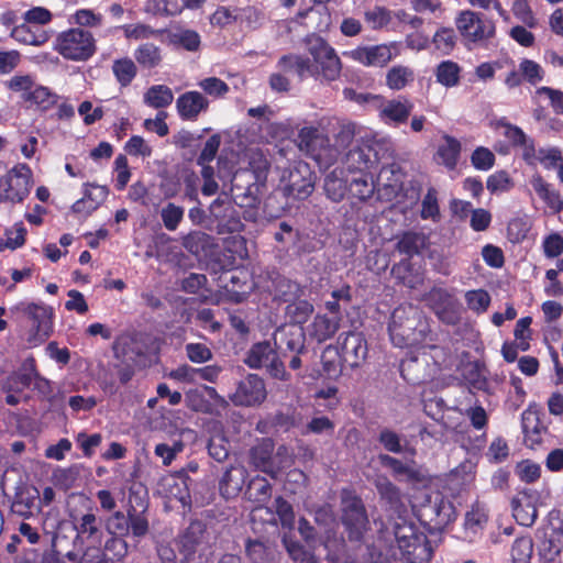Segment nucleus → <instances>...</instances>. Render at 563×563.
Here are the masks:
<instances>
[{
  "label": "nucleus",
  "instance_id": "6ab92c4d",
  "mask_svg": "<svg viewBox=\"0 0 563 563\" xmlns=\"http://www.w3.org/2000/svg\"><path fill=\"white\" fill-rule=\"evenodd\" d=\"M511 508L515 520L523 527H531L538 517L536 496L531 492H518L511 499Z\"/></svg>",
  "mask_w": 563,
  "mask_h": 563
},
{
  "label": "nucleus",
  "instance_id": "1a4fd4ad",
  "mask_svg": "<svg viewBox=\"0 0 563 563\" xmlns=\"http://www.w3.org/2000/svg\"><path fill=\"white\" fill-rule=\"evenodd\" d=\"M342 522L351 541H361L369 521L363 501L357 497L343 500Z\"/></svg>",
  "mask_w": 563,
  "mask_h": 563
},
{
  "label": "nucleus",
  "instance_id": "a18cd8bd",
  "mask_svg": "<svg viewBox=\"0 0 563 563\" xmlns=\"http://www.w3.org/2000/svg\"><path fill=\"white\" fill-rule=\"evenodd\" d=\"M369 152V147H354L350 150L345 156L346 169L352 173L354 170L363 172L368 168L372 164Z\"/></svg>",
  "mask_w": 563,
  "mask_h": 563
},
{
  "label": "nucleus",
  "instance_id": "a19ab883",
  "mask_svg": "<svg viewBox=\"0 0 563 563\" xmlns=\"http://www.w3.org/2000/svg\"><path fill=\"white\" fill-rule=\"evenodd\" d=\"M434 75L439 84L452 88L460 82L461 67L453 60H443L437 66Z\"/></svg>",
  "mask_w": 563,
  "mask_h": 563
},
{
  "label": "nucleus",
  "instance_id": "37998d69",
  "mask_svg": "<svg viewBox=\"0 0 563 563\" xmlns=\"http://www.w3.org/2000/svg\"><path fill=\"white\" fill-rule=\"evenodd\" d=\"M245 494L250 500L262 505L269 500L272 486L266 478L255 476L250 481Z\"/></svg>",
  "mask_w": 563,
  "mask_h": 563
},
{
  "label": "nucleus",
  "instance_id": "dca6fc26",
  "mask_svg": "<svg viewBox=\"0 0 563 563\" xmlns=\"http://www.w3.org/2000/svg\"><path fill=\"white\" fill-rule=\"evenodd\" d=\"M342 360L352 368L358 367L367 357L368 347L364 335L349 332L341 342Z\"/></svg>",
  "mask_w": 563,
  "mask_h": 563
},
{
  "label": "nucleus",
  "instance_id": "680f3d73",
  "mask_svg": "<svg viewBox=\"0 0 563 563\" xmlns=\"http://www.w3.org/2000/svg\"><path fill=\"white\" fill-rule=\"evenodd\" d=\"M121 29L129 40H148L158 34V31L143 23L125 24Z\"/></svg>",
  "mask_w": 563,
  "mask_h": 563
},
{
  "label": "nucleus",
  "instance_id": "4468645a",
  "mask_svg": "<svg viewBox=\"0 0 563 563\" xmlns=\"http://www.w3.org/2000/svg\"><path fill=\"white\" fill-rule=\"evenodd\" d=\"M210 216L217 221L219 233L239 232L243 228L239 212L228 198H217L209 207Z\"/></svg>",
  "mask_w": 563,
  "mask_h": 563
},
{
  "label": "nucleus",
  "instance_id": "423d86ee",
  "mask_svg": "<svg viewBox=\"0 0 563 563\" xmlns=\"http://www.w3.org/2000/svg\"><path fill=\"white\" fill-rule=\"evenodd\" d=\"M32 172L26 164L14 166L0 178V201L21 202L30 192Z\"/></svg>",
  "mask_w": 563,
  "mask_h": 563
},
{
  "label": "nucleus",
  "instance_id": "6e6d98bb",
  "mask_svg": "<svg viewBox=\"0 0 563 563\" xmlns=\"http://www.w3.org/2000/svg\"><path fill=\"white\" fill-rule=\"evenodd\" d=\"M435 48L442 54L448 55L452 52L456 43L455 32L451 27H442L435 32L432 38Z\"/></svg>",
  "mask_w": 563,
  "mask_h": 563
},
{
  "label": "nucleus",
  "instance_id": "bf43d9fd",
  "mask_svg": "<svg viewBox=\"0 0 563 563\" xmlns=\"http://www.w3.org/2000/svg\"><path fill=\"white\" fill-rule=\"evenodd\" d=\"M467 307L476 313L485 312L490 303V296L486 290L476 289L465 294Z\"/></svg>",
  "mask_w": 563,
  "mask_h": 563
},
{
  "label": "nucleus",
  "instance_id": "ddd939ff",
  "mask_svg": "<svg viewBox=\"0 0 563 563\" xmlns=\"http://www.w3.org/2000/svg\"><path fill=\"white\" fill-rule=\"evenodd\" d=\"M266 395L264 380L256 374H250L239 383L231 400L238 406H254L262 404Z\"/></svg>",
  "mask_w": 563,
  "mask_h": 563
},
{
  "label": "nucleus",
  "instance_id": "6e6552de",
  "mask_svg": "<svg viewBox=\"0 0 563 563\" xmlns=\"http://www.w3.org/2000/svg\"><path fill=\"white\" fill-rule=\"evenodd\" d=\"M298 147L316 161H331L336 151L330 146V140L319 129L305 126L298 133Z\"/></svg>",
  "mask_w": 563,
  "mask_h": 563
},
{
  "label": "nucleus",
  "instance_id": "a211bd4d",
  "mask_svg": "<svg viewBox=\"0 0 563 563\" xmlns=\"http://www.w3.org/2000/svg\"><path fill=\"white\" fill-rule=\"evenodd\" d=\"M413 103L406 97L384 100L379 106V118L387 124L399 125L407 122Z\"/></svg>",
  "mask_w": 563,
  "mask_h": 563
},
{
  "label": "nucleus",
  "instance_id": "c756f323",
  "mask_svg": "<svg viewBox=\"0 0 563 563\" xmlns=\"http://www.w3.org/2000/svg\"><path fill=\"white\" fill-rule=\"evenodd\" d=\"M245 470L243 467H234L225 470L220 482L219 490L223 498L230 499L235 497L242 489L244 484Z\"/></svg>",
  "mask_w": 563,
  "mask_h": 563
},
{
  "label": "nucleus",
  "instance_id": "3c124183",
  "mask_svg": "<svg viewBox=\"0 0 563 563\" xmlns=\"http://www.w3.org/2000/svg\"><path fill=\"white\" fill-rule=\"evenodd\" d=\"M185 209L168 202L161 210V219L166 230L176 231L184 219Z\"/></svg>",
  "mask_w": 563,
  "mask_h": 563
},
{
  "label": "nucleus",
  "instance_id": "e433bc0d",
  "mask_svg": "<svg viewBox=\"0 0 563 563\" xmlns=\"http://www.w3.org/2000/svg\"><path fill=\"white\" fill-rule=\"evenodd\" d=\"M143 100L151 108L162 109L173 103L174 93L166 85H154L145 91Z\"/></svg>",
  "mask_w": 563,
  "mask_h": 563
},
{
  "label": "nucleus",
  "instance_id": "c9c22d12",
  "mask_svg": "<svg viewBox=\"0 0 563 563\" xmlns=\"http://www.w3.org/2000/svg\"><path fill=\"white\" fill-rule=\"evenodd\" d=\"M181 245L190 254L198 256L213 246V238L202 231H191L183 236Z\"/></svg>",
  "mask_w": 563,
  "mask_h": 563
},
{
  "label": "nucleus",
  "instance_id": "f257e3e1",
  "mask_svg": "<svg viewBox=\"0 0 563 563\" xmlns=\"http://www.w3.org/2000/svg\"><path fill=\"white\" fill-rule=\"evenodd\" d=\"M388 330L394 345L416 346L424 341L428 325L416 307L400 306L393 311Z\"/></svg>",
  "mask_w": 563,
  "mask_h": 563
},
{
  "label": "nucleus",
  "instance_id": "4c0bfd02",
  "mask_svg": "<svg viewBox=\"0 0 563 563\" xmlns=\"http://www.w3.org/2000/svg\"><path fill=\"white\" fill-rule=\"evenodd\" d=\"M374 485L383 500H385L390 508L397 509L401 504V494L399 488L390 482V479L382 474L374 478Z\"/></svg>",
  "mask_w": 563,
  "mask_h": 563
},
{
  "label": "nucleus",
  "instance_id": "c85d7f7f",
  "mask_svg": "<svg viewBox=\"0 0 563 563\" xmlns=\"http://www.w3.org/2000/svg\"><path fill=\"white\" fill-rule=\"evenodd\" d=\"M10 35L19 43L25 45L41 46L45 44L49 36L48 33L38 26H32L30 23L15 25L12 27Z\"/></svg>",
  "mask_w": 563,
  "mask_h": 563
},
{
  "label": "nucleus",
  "instance_id": "9d476101",
  "mask_svg": "<svg viewBox=\"0 0 563 563\" xmlns=\"http://www.w3.org/2000/svg\"><path fill=\"white\" fill-rule=\"evenodd\" d=\"M399 54L396 43L358 46L347 56L366 67H384Z\"/></svg>",
  "mask_w": 563,
  "mask_h": 563
},
{
  "label": "nucleus",
  "instance_id": "0e129e2a",
  "mask_svg": "<svg viewBox=\"0 0 563 563\" xmlns=\"http://www.w3.org/2000/svg\"><path fill=\"white\" fill-rule=\"evenodd\" d=\"M198 87L201 88L207 95L220 98L229 91V86L217 77H207L198 82Z\"/></svg>",
  "mask_w": 563,
  "mask_h": 563
},
{
  "label": "nucleus",
  "instance_id": "052dcab7",
  "mask_svg": "<svg viewBox=\"0 0 563 563\" xmlns=\"http://www.w3.org/2000/svg\"><path fill=\"white\" fill-rule=\"evenodd\" d=\"M172 481L176 487L184 486V489L178 488L177 493H173L183 506H190L192 504V497L190 493V485L192 481L187 476L185 471L179 472L176 476L172 477Z\"/></svg>",
  "mask_w": 563,
  "mask_h": 563
},
{
  "label": "nucleus",
  "instance_id": "c03bdc74",
  "mask_svg": "<svg viewBox=\"0 0 563 563\" xmlns=\"http://www.w3.org/2000/svg\"><path fill=\"white\" fill-rule=\"evenodd\" d=\"M112 71L122 87L129 86L137 74V68L131 58L115 59L112 64Z\"/></svg>",
  "mask_w": 563,
  "mask_h": 563
},
{
  "label": "nucleus",
  "instance_id": "9b49d317",
  "mask_svg": "<svg viewBox=\"0 0 563 563\" xmlns=\"http://www.w3.org/2000/svg\"><path fill=\"white\" fill-rule=\"evenodd\" d=\"M316 176L307 163L300 162L290 169L285 195L297 200L307 199L314 190Z\"/></svg>",
  "mask_w": 563,
  "mask_h": 563
},
{
  "label": "nucleus",
  "instance_id": "774afa93",
  "mask_svg": "<svg viewBox=\"0 0 563 563\" xmlns=\"http://www.w3.org/2000/svg\"><path fill=\"white\" fill-rule=\"evenodd\" d=\"M542 249L548 258L559 257L563 253V238L558 233L549 234L543 240Z\"/></svg>",
  "mask_w": 563,
  "mask_h": 563
},
{
  "label": "nucleus",
  "instance_id": "b1692460",
  "mask_svg": "<svg viewBox=\"0 0 563 563\" xmlns=\"http://www.w3.org/2000/svg\"><path fill=\"white\" fill-rule=\"evenodd\" d=\"M350 179L346 170L336 167L324 177L323 189L327 197L333 202L342 201L347 192Z\"/></svg>",
  "mask_w": 563,
  "mask_h": 563
},
{
  "label": "nucleus",
  "instance_id": "f3484780",
  "mask_svg": "<svg viewBox=\"0 0 563 563\" xmlns=\"http://www.w3.org/2000/svg\"><path fill=\"white\" fill-rule=\"evenodd\" d=\"M208 108L209 100L196 90L186 91L176 99L178 115L186 121H196Z\"/></svg>",
  "mask_w": 563,
  "mask_h": 563
},
{
  "label": "nucleus",
  "instance_id": "603ef678",
  "mask_svg": "<svg viewBox=\"0 0 563 563\" xmlns=\"http://www.w3.org/2000/svg\"><path fill=\"white\" fill-rule=\"evenodd\" d=\"M302 295L301 286L287 278H280L276 283L275 296L284 302H291Z\"/></svg>",
  "mask_w": 563,
  "mask_h": 563
},
{
  "label": "nucleus",
  "instance_id": "2f4dec72",
  "mask_svg": "<svg viewBox=\"0 0 563 563\" xmlns=\"http://www.w3.org/2000/svg\"><path fill=\"white\" fill-rule=\"evenodd\" d=\"M521 427L525 442L529 448L541 443L542 426L537 411L526 409L521 415Z\"/></svg>",
  "mask_w": 563,
  "mask_h": 563
},
{
  "label": "nucleus",
  "instance_id": "e2e57ef3",
  "mask_svg": "<svg viewBox=\"0 0 563 563\" xmlns=\"http://www.w3.org/2000/svg\"><path fill=\"white\" fill-rule=\"evenodd\" d=\"M391 11L384 7H375L366 11L365 19L374 30L383 29L391 21Z\"/></svg>",
  "mask_w": 563,
  "mask_h": 563
},
{
  "label": "nucleus",
  "instance_id": "ea45409f",
  "mask_svg": "<svg viewBox=\"0 0 563 563\" xmlns=\"http://www.w3.org/2000/svg\"><path fill=\"white\" fill-rule=\"evenodd\" d=\"M426 246L427 236L417 232H405L396 244V249L408 256L419 254Z\"/></svg>",
  "mask_w": 563,
  "mask_h": 563
},
{
  "label": "nucleus",
  "instance_id": "7ed1b4c3",
  "mask_svg": "<svg viewBox=\"0 0 563 563\" xmlns=\"http://www.w3.org/2000/svg\"><path fill=\"white\" fill-rule=\"evenodd\" d=\"M455 24L468 48L486 46L496 34L495 22L492 19L471 10L460 12Z\"/></svg>",
  "mask_w": 563,
  "mask_h": 563
},
{
  "label": "nucleus",
  "instance_id": "69168bd1",
  "mask_svg": "<svg viewBox=\"0 0 563 563\" xmlns=\"http://www.w3.org/2000/svg\"><path fill=\"white\" fill-rule=\"evenodd\" d=\"M71 20L75 24L87 27L100 26L103 21V16L99 13H95L89 9L77 10L73 15Z\"/></svg>",
  "mask_w": 563,
  "mask_h": 563
},
{
  "label": "nucleus",
  "instance_id": "4be33fe9",
  "mask_svg": "<svg viewBox=\"0 0 563 563\" xmlns=\"http://www.w3.org/2000/svg\"><path fill=\"white\" fill-rule=\"evenodd\" d=\"M421 516L429 520L435 528L446 526L455 518L454 507L442 497H437L434 501H429L421 509Z\"/></svg>",
  "mask_w": 563,
  "mask_h": 563
},
{
  "label": "nucleus",
  "instance_id": "20e7f679",
  "mask_svg": "<svg viewBox=\"0 0 563 563\" xmlns=\"http://www.w3.org/2000/svg\"><path fill=\"white\" fill-rule=\"evenodd\" d=\"M54 49L69 60H87L96 53V41L89 31L73 27L60 32L55 40Z\"/></svg>",
  "mask_w": 563,
  "mask_h": 563
},
{
  "label": "nucleus",
  "instance_id": "4d7b16f0",
  "mask_svg": "<svg viewBox=\"0 0 563 563\" xmlns=\"http://www.w3.org/2000/svg\"><path fill=\"white\" fill-rule=\"evenodd\" d=\"M284 544L287 549L288 554L295 562L318 563L316 555L312 552L305 549V547L298 543L297 541H291L288 540L287 538H284Z\"/></svg>",
  "mask_w": 563,
  "mask_h": 563
},
{
  "label": "nucleus",
  "instance_id": "864d4df0",
  "mask_svg": "<svg viewBox=\"0 0 563 563\" xmlns=\"http://www.w3.org/2000/svg\"><path fill=\"white\" fill-rule=\"evenodd\" d=\"M533 553V542L530 537H519L511 548L514 563H529Z\"/></svg>",
  "mask_w": 563,
  "mask_h": 563
},
{
  "label": "nucleus",
  "instance_id": "338daca9",
  "mask_svg": "<svg viewBox=\"0 0 563 563\" xmlns=\"http://www.w3.org/2000/svg\"><path fill=\"white\" fill-rule=\"evenodd\" d=\"M238 21L249 27L256 29L264 21V14L254 7L236 8Z\"/></svg>",
  "mask_w": 563,
  "mask_h": 563
},
{
  "label": "nucleus",
  "instance_id": "0eeeda50",
  "mask_svg": "<svg viewBox=\"0 0 563 563\" xmlns=\"http://www.w3.org/2000/svg\"><path fill=\"white\" fill-rule=\"evenodd\" d=\"M423 299L442 322L455 325L461 321L462 306L446 289L432 288Z\"/></svg>",
  "mask_w": 563,
  "mask_h": 563
},
{
  "label": "nucleus",
  "instance_id": "de8ad7c7",
  "mask_svg": "<svg viewBox=\"0 0 563 563\" xmlns=\"http://www.w3.org/2000/svg\"><path fill=\"white\" fill-rule=\"evenodd\" d=\"M347 191L361 201L371 198L374 194V184L372 177L366 174H361L358 177L350 179Z\"/></svg>",
  "mask_w": 563,
  "mask_h": 563
},
{
  "label": "nucleus",
  "instance_id": "72a5a7b5",
  "mask_svg": "<svg viewBox=\"0 0 563 563\" xmlns=\"http://www.w3.org/2000/svg\"><path fill=\"white\" fill-rule=\"evenodd\" d=\"M415 81V70L405 65L390 67L385 77L386 86L391 90H402Z\"/></svg>",
  "mask_w": 563,
  "mask_h": 563
},
{
  "label": "nucleus",
  "instance_id": "39448f33",
  "mask_svg": "<svg viewBox=\"0 0 563 563\" xmlns=\"http://www.w3.org/2000/svg\"><path fill=\"white\" fill-rule=\"evenodd\" d=\"M12 310L20 311L27 316L32 321L26 343L29 347L37 346L44 343L53 332V310L52 308L40 303L21 302Z\"/></svg>",
  "mask_w": 563,
  "mask_h": 563
},
{
  "label": "nucleus",
  "instance_id": "473e14b6",
  "mask_svg": "<svg viewBox=\"0 0 563 563\" xmlns=\"http://www.w3.org/2000/svg\"><path fill=\"white\" fill-rule=\"evenodd\" d=\"M275 355L276 351L269 342H258L249 350L244 363L251 368H261L274 361Z\"/></svg>",
  "mask_w": 563,
  "mask_h": 563
},
{
  "label": "nucleus",
  "instance_id": "5701e85b",
  "mask_svg": "<svg viewBox=\"0 0 563 563\" xmlns=\"http://www.w3.org/2000/svg\"><path fill=\"white\" fill-rule=\"evenodd\" d=\"M341 317H329L318 313L308 325L307 331L311 339L318 343L331 339L340 329Z\"/></svg>",
  "mask_w": 563,
  "mask_h": 563
},
{
  "label": "nucleus",
  "instance_id": "8fccbe9b",
  "mask_svg": "<svg viewBox=\"0 0 563 563\" xmlns=\"http://www.w3.org/2000/svg\"><path fill=\"white\" fill-rule=\"evenodd\" d=\"M104 528L110 536L126 537L130 532L129 516L122 511H114L106 518Z\"/></svg>",
  "mask_w": 563,
  "mask_h": 563
},
{
  "label": "nucleus",
  "instance_id": "a878e982",
  "mask_svg": "<svg viewBox=\"0 0 563 563\" xmlns=\"http://www.w3.org/2000/svg\"><path fill=\"white\" fill-rule=\"evenodd\" d=\"M274 342L283 352L300 354L305 351V334L301 329H278L274 334Z\"/></svg>",
  "mask_w": 563,
  "mask_h": 563
},
{
  "label": "nucleus",
  "instance_id": "393cba45",
  "mask_svg": "<svg viewBox=\"0 0 563 563\" xmlns=\"http://www.w3.org/2000/svg\"><path fill=\"white\" fill-rule=\"evenodd\" d=\"M35 377H37V372L34 360H26L18 372L7 377L3 390L7 393H21L32 384Z\"/></svg>",
  "mask_w": 563,
  "mask_h": 563
},
{
  "label": "nucleus",
  "instance_id": "cd10ccee",
  "mask_svg": "<svg viewBox=\"0 0 563 563\" xmlns=\"http://www.w3.org/2000/svg\"><path fill=\"white\" fill-rule=\"evenodd\" d=\"M530 184L547 206L554 212H560L563 209V199L559 190H556L551 184L547 183L542 176H532Z\"/></svg>",
  "mask_w": 563,
  "mask_h": 563
},
{
  "label": "nucleus",
  "instance_id": "412c9836",
  "mask_svg": "<svg viewBox=\"0 0 563 563\" xmlns=\"http://www.w3.org/2000/svg\"><path fill=\"white\" fill-rule=\"evenodd\" d=\"M378 461L383 466L390 468L394 477L398 481H406L410 483H420L424 481L422 470L418 467L415 462L404 463L388 454H379Z\"/></svg>",
  "mask_w": 563,
  "mask_h": 563
},
{
  "label": "nucleus",
  "instance_id": "13d9d810",
  "mask_svg": "<svg viewBox=\"0 0 563 563\" xmlns=\"http://www.w3.org/2000/svg\"><path fill=\"white\" fill-rule=\"evenodd\" d=\"M95 189L98 190L97 199H95L96 201L89 202L87 198L82 197L73 205V212L89 216L98 208V206L107 198L108 190L106 187H95Z\"/></svg>",
  "mask_w": 563,
  "mask_h": 563
},
{
  "label": "nucleus",
  "instance_id": "bb28decb",
  "mask_svg": "<svg viewBox=\"0 0 563 563\" xmlns=\"http://www.w3.org/2000/svg\"><path fill=\"white\" fill-rule=\"evenodd\" d=\"M141 493L146 495L145 489L141 485L132 486L130 488V497H129L130 506L128 508L130 529L132 530L133 536L137 537V538L144 537L148 531L147 519L142 514L137 512L136 508L132 505V497L135 495L140 499V503H137V506H140V507L144 506L143 499L139 496Z\"/></svg>",
  "mask_w": 563,
  "mask_h": 563
},
{
  "label": "nucleus",
  "instance_id": "f03ea898",
  "mask_svg": "<svg viewBox=\"0 0 563 563\" xmlns=\"http://www.w3.org/2000/svg\"><path fill=\"white\" fill-rule=\"evenodd\" d=\"M303 42L311 56L310 77L328 81L339 78L342 64L334 48L317 34L308 35Z\"/></svg>",
  "mask_w": 563,
  "mask_h": 563
},
{
  "label": "nucleus",
  "instance_id": "79ce46f5",
  "mask_svg": "<svg viewBox=\"0 0 563 563\" xmlns=\"http://www.w3.org/2000/svg\"><path fill=\"white\" fill-rule=\"evenodd\" d=\"M134 58L143 68L152 69L162 62V54L158 46L153 43H144L134 52Z\"/></svg>",
  "mask_w": 563,
  "mask_h": 563
},
{
  "label": "nucleus",
  "instance_id": "aec40b11",
  "mask_svg": "<svg viewBox=\"0 0 563 563\" xmlns=\"http://www.w3.org/2000/svg\"><path fill=\"white\" fill-rule=\"evenodd\" d=\"M274 449L273 440L263 438L250 450L251 464L272 477L277 475V464L273 457Z\"/></svg>",
  "mask_w": 563,
  "mask_h": 563
},
{
  "label": "nucleus",
  "instance_id": "f704fd0d",
  "mask_svg": "<svg viewBox=\"0 0 563 563\" xmlns=\"http://www.w3.org/2000/svg\"><path fill=\"white\" fill-rule=\"evenodd\" d=\"M113 352L117 358L124 363H135L136 358L143 354L142 349L131 335H121L113 343Z\"/></svg>",
  "mask_w": 563,
  "mask_h": 563
},
{
  "label": "nucleus",
  "instance_id": "f8f14e48",
  "mask_svg": "<svg viewBox=\"0 0 563 563\" xmlns=\"http://www.w3.org/2000/svg\"><path fill=\"white\" fill-rule=\"evenodd\" d=\"M75 547L100 549L103 541L102 521L93 512L84 514L75 525Z\"/></svg>",
  "mask_w": 563,
  "mask_h": 563
},
{
  "label": "nucleus",
  "instance_id": "7c9ffc66",
  "mask_svg": "<svg viewBox=\"0 0 563 563\" xmlns=\"http://www.w3.org/2000/svg\"><path fill=\"white\" fill-rule=\"evenodd\" d=\"M277 67L284 73L294 71L300 80L310 76L312 70L311 59L298 54L283 55L277 62Z\"/></svg>",
  "mask_w": 563,
  "mask_h": 563
},
{
  "label": "nucleus",
  "instance_id": "2eb2a0df",
  "mask_svg": "<svg viewBox=\"0 0 563 563\" xmlns=\"http://www.w3.org/2000/svg\"><path fill=\"white\" fill-rule=\"evenodd\" d=\"M206 539V526L201 521H192L179 536L177 544L181 555L180 563H189L200 544Z\"/></svg>",
  "mask_w": 563,
  "mask_h": 563
},
{
  "label": "nucleus",
  "instance_id": "58836bf2",
  "mask_svg": "<svg viewBox=\"0 0 563 563\" xmlns=\"http://www.w3.org/2000/svg\"><path fill=\"white\" fill-rule=\"evenodd\" d=\"M460 152L461 143L450 135H444L443 143L439 145L437 155L445 167L454 169L457 164Z\"/></svg>",
  "mask_w": 563,
  "mask_h": 563
},
{
  "label": "nucleus",
  "instance_id": "09e8293b",
  "mask_svg": "<svg viewBox=\"0 0 563 563\" xmlns=\"http://www.w3.org/2000/svg\"><path fill=\"white\" fill-rule=\"evenodd\" d=\"M23 100L36 104L42 110H48L56 103V95L46 87L35 85L27 95L23 96Z\"/></svg>",
  "mask_w": 563,
  "mask_h": 563
},
{
  "label": "nucleus",
  "instance_id": "5fc2aeb1",
  "mask_svg": "<svg viewBox=\"0 0 563 563\" xmlns=\"http://www.w3.org/2000/svg\"><path fill=\"white\" fill-rule=\"evenodd\" d=\"M420 216L424 220L438 222L440 220V209L438 205V195L434 188H429L421 202Z\"/></svg>",
  "mask_w": 563,
  "mask_h": 563
},
{
  "label": "nucleus",
  "instance_id": "49530a36",
  "mask_svg": "<svg viewBox=\"0 0 563 563\" xmlns=\"http://www.w3.org/2000/svg\"><path fill=\"white\" fill-rule=\"evenodd\" d=\"M313 305L308 300L295 299L286 307V314L295 324H303L313 313Z\"/></svg>",
  "mask_w": 563,
  "mask_h": 563
}]
</instances>
